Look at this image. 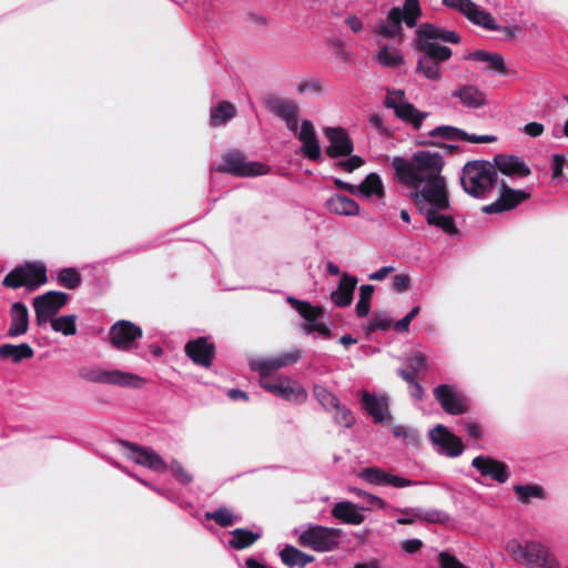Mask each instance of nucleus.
<instances>
[{
	"mask_svg": "<svg viewBox=\"0 0 568 568\" xmlns=\"http://www.w3.org/2000/svg\"><path fill=\"white\" fill-rule=\"evenodd\" d=\"M313 393L315 398L324 408L329 409L338 406L339 402L337 397L326 387L316 385L313 389Z\"/></svg>",
	"mask_w": 568,
	"mask_h": 568,
	"instance_id": "8fccbe9b",
	"label": "nucleus"
},
{
	"mask_svg": "<svg viewBox=\"0 0 568 568\" xmlns=\"http://www.w3.org/2000/svg\"><path fill=\"white\" fill-rule=\"evenodd\" d=\"M205 519L214 520L221 527H230L234 525L237 517L226 507H219L214 511L205 513Z\"/></svg>",
	"mask_w": 568,
	"mask_h": 568,
	"instance_id": "49530a36",
	"label": "nucleus"
},
{
	"mask_svg": "<svg viewBox=\"0 0 568 568\" xmlns=\"http://www.w3.org/2000/svg\"><path fill=\"white\" fill-rule=\"evenodd\" d=\"M429 439L448 457L460 456L465 448L463 440L443 424H438L429 430Z\"/></svg>",
	"mask_w": 568,
	"mask_h": 568,
	"instance_id": "dca6fc26",
	"label": "nucleus"
},
{
	"mask_svg": "<svg viewBox=\"0 0 568 568\" xmlns=\"http://www.w3.org/2000/svg\"><path fill=\"white\" fill-rule=\"evenodd\" d=\"M390 326L392 320L387 318L381 313H375L366 327V333L371 334L377 329L387 331L390 328Z\"/></svg>",
	"mask_w": 568,
	"mask_h": 568,
	"instance_id": "603ef678",
	"label": "nucleus"
},
{
	"mask_svg": "<svg viewBox=\"0 0 568 568\" xmlns=\"http://www.w3.org/2000/svg\"><path fill=\"white\" fill-rule=\"evenodd\" d=\"M358 280L354 275L343 273L338 282L337 288L332 292L331 300L337 307L349 306L353 302L354 291Z\"/></svg>",
	"mask_w": 568,
	"mask_h": 568,
	"instance_id": "393cba45",
	"label": "nucleus"
},
{
	"mask_svg": "<svg viewBox=\"0 0 568 568\" xmlns=\"http://www.w3.org/2000/svg\"><path fill=\"white\" fill-rule=\"evenodd\" d=\"M530 194L523 190H514L503 181L500 184V195L494 203L485 205L481 211L486 214L501 213L517 207L520 203L528 200Z\"/></svg>",
	"mask_w": 568,
	"mask_h": 568,
	"instance_id": "2eb2a0df",
	"label": "nucleus"
},
{
	"mask_svg": "<svg viewBox=\"0 0 568 568\" xmlns=\"http://www.w3.org/2000/svg\"><path fill=\"white\" fill-rule=\"evenodd\" d=\"M438 564L439 568H467L455 556L447 551H440L438 554Z\"/></svg>",
	"mask_w": 568,
	"mask_h": 568,
	"instance_id": "13d9d810",
	"label": "nucleus"
},
{
	"mask_svg": "<svg viewBox=\"0 0 568 568\" xmlns=\"http://www.w3.org/2000/svg\"><path fill=\"white\" fill-rule=\"evenodd\" d=\"M471 466L476 468L481 476L489 477L500 484L509 478L508 466L490 456L479 455L471 460Z\"/></svg>",
	"mask_w": 568,
	"mask_h": 568,
	"instance_id": "6ab92c4d",
	"label": "nucleus"
},
{
	"mask_svg": "<svg viewBox=\"0 0 568 568\" xmlns=\"http://www.w3.org/2000/svg\"><path fill=\"white\" fill-rule=\"evenodd\" d=\"M433 393L447 414L462 415L468 412V399L463 394L455 392L452 386L440 384L434 388Z\"/></svg>",
	"mask_w": 568,
	"mask_h": 568,
	"instance_id": "4468645a",
	"label": "nucleus"
},
{
	"mask_svg": "<svg viewBox=\"0 0 568 568\" xmlns=\"http://www.w3.org/2000/svg\"><path fill=\"white\" fill-rule=\"evenodd\" d=\"M392 165L398 180L414 190L413 199L416 204L423 199L435 206L425 213L427 223L439 227L448 235H456L458 229L454 219L437 212L450 206L446 180L442 175L443 156L439 153L418 151L409 162L403 158H394Z\"/></svg>",
	"mask_w": 568,
	"mask_h": 568,
	"instance_id": "f257e3e1",
	"label": "nucleus"
},
{
	"mask_svg": "<svg viewBox=\"0 0 568 568\" xmlns=\"http://www.w3.org/2000/svg\"><path fill=\"white\" fill-rule=\"evenodd\" d=\"M280 556L283 564L288 567H305L306 565L314 561V557L312 555L305 554L293 546H286L283 548L280 552Z\"/></svg>",
	"mask_w": 568,
	"mask_h": 568,
	"instance_id": "58836bf2",
	"label": "nucleus"
},
{
	"mask_svg": "<svg viewBox=\"0 0 568 568\" xmlns=\"http://www.w3.org/2000/svg\"><path fill=\"white\" fill-rule=\"evenodd\" d=\"M69 300V295L60 291H49L33 298L34 323L37 326H44L61 308H63Z\"/></svg>",
	"mask_w": 568,
	"mask_h": 568,
	"instance_id": "0eeeda50",
	"label": "nucleus"
},
{
	"mask_svg": "<svg viewBox=\"0 0 568 568\" xmlns=\"http://www.w3.org/2000/svg\"><path fill=\"white\" fill-rule=\"evenodd\" d=\"M432 138H440L444 140H462L470 143H491L497 140L495 135H475L450 125H439L429 132Z\"/></svg>",
	"mask_w": 568,
	"mask_h": 568,
	"instance_id": "4be33fe9",
	"label": "nucleus"
},
{
	"mask_svg": "<svg viewBox=\"0 0 568 568\" xmlns=\"http://www.w3.org/2000/svg\"><path fill=\"white\" fill-rule=\"evenodd\" d=\"M414 49L419 54H425L429 59L438 62L439 64L442 62H445L449 60L453 55V51L450 48L446 45L438 44L436 42L432 41H422L420 39H414Z\"/></svg>",
	"mask_w": 568,
	"mask_h": 568,
	"instance_id": "cd10ccee",
	"label": "nucleus"
},
{
	"mask_svg": "<svg viewBox=\"0 0 568 568\" xmlns=\"http://www.w3.org/2000/svg\"><path fill=\"white\" fill-rule=\"evenodd\" d=\"M335 165H336V168H338L345 172L352 173L353 171H355L364 165V160L359 155L351 154V155H348L347 160L338 161Z\"/></svg>",
	"mask_w": 568,
	"mask_h": 568,
	"instance_id": "5fc2aeb1",
	"label": "nucleus"
},
{
	"mask_svg": "<svg viewBox=\"0 0 568 568\" xmlns=\"http://www.w3.org/2000/svg\"><path fill=\"white\" fill-rule=\"evenodd\" d=\"M507 551L513 556L517 562L525 561L526 557V544L521 545L518 540L513 539L508 541L506 546Z\"/></svg>",
	"mask_w": 568,
	"mask_h": 568,
	"instance_id": "4d7b16f0",
	"label": "nucleus"
},
{
	"mask_svg": "<svg viewBox=\"0 0 568 568\" xmlns=\"http://www.w3.org/2000/svg\"><path fill=\"white\" fill-rule=\"evenodd\" d=\"M325 207L338 215L356 216L359 213V205L353 199L343 194L332 195L326 201Z\"/></svg>",
	"mask_w": 568,
	"mask_h": 568,
	"instance_id": "c756f323",
	"label": "nucleus"
},
{
	"mask_svg": "<svg viewBox=\"0 0 568 568\" xmlns=\"http://www.w3.org/2000/svg\"><path fill=\"white\" fill-rule=\"evenodd\" d=\"M233 538L229 541L230 547L242 550L248 548L260 539V534L244 528H236L231 531Z\"/></svg>",
	"mask_w": 568,
	"mask_h": 568,
	"instance_id": "a19ab883",
	"label": "nucleus"
},
{
	"mask_svg": "<svg viewBox=\"0 0 568 568\" xmlns=\"http://www.w3.org/2000/svg\"><path fill=\"white\" fill-rule=\"evenodd\" d=\"M405 93L403 90L387 91L384 105L393 109L395 115L404 122L410 123L414 129H419L423 121L428 116L427 112L419 111L408 101H404Z\"/></svg>",
	"mask_w": 568,
	"mask_h": 568,
	"instance_id": "6e6552de",
	"label": "nucleus"
},
{
	"mask_svg": "<svg viewBox=\"0 0 568 568\" xmlns=\"http://www.w3.org/2000/svg\"><path fill=\"white\" fill-rule=\"evenodd\" d=\"M324 133L329 141L325 153L331 159L348 156L354 151V143L348 132L342 126H327Z\"/></svg>",
	"mask_w": 568,
	"mask_h": 568,
	"instance_id": "ddd939ff",
	"label": "nucleus"
},
{
	"mask_svg": "<svg viewBox=\"0 0 568 568\" xmlns=\"http://www.w3.org/2000/svg\"><path fill=\"white\" fill-rule=\"evenodd\" d=\"M420 17L422 8L419 0H405L403 8H392L387 13L386 20L376 24L375 33L384 38L402 37L403 22L408 28H415Z\"/></svg>",
	"mask_w": 568,
	"mask_h": 568,
	"instance_id": "7ed1b4c3",
	"label": "nucleus"
},
{
	"mask_svg": "<svg viewBox=\"0 0 568 568\" xmlns=\"http://www.w3.org/2000/svg\"><path fill=\"white\" fill-rule=\"evenodd\" d=\"M10 326L8 329L9 337H18L24 335L29 328V312L28 307L22 302H14L11 305L10 312Z\"/></svg>",
	"mask_w": 568,
	"mask_h": 568,
	"instance_id": "bb28decb",
	"label": "nucleus"
},
{
	"mask_svg": "<svg viewBox=\"0 0 568 568\" xmlns=\"http://www.w3.org/2000/svg\"><path fill=\"white\" fill-rule=\"evenodd\" d=\"M287 302L292 307L296 310V312L308 322V324H313L320 317L323 316L324 310L321 306H313L311 303L306 301H300L295 297L288 296Z\"/></svg>",
	"mask_w": 568,
	"mask_h": 568,
	"instance_id": "4c0bfd02",
	"label": "nucleus"
},
{
	"mask_svg": "<svg viewBox=\"0 0 568 568\" xmlns=\"http://www.w3.org/2000/svg\"><path fill=\"white\" fill-rule=\"evenodd\" d=\"M119 445L128 450V458L138 465L155 473H165L169 468L166 462L150 447L124 439H120Z\"/></svg>",
	"mask_w": 568,
	"mask_h": 568,
	"instance_id": "9d476101",
	"label": "nucleus"
},
{
	"mask_svg": "<svg viewBox=\"0 0 568 568\" xmlns=\"http://www.w3.org/2000/svg\"><path fill=\"white\" fill-rule=\"evenodd\" d=\"M33 356H34V351L27 343H22L19 345L3 344L0 346V358L1 359L10 358L13 363H20L21 361L30 359Z\"/></svg>",
	"mask_w": 568,
	"mask_h": 568,
	"instance_id": "f704fd0d",
	"label": "nucleus"
},
{
	"mask_svg": "<svg viewBox=\"0 0 568 568\" xmlns=\"http://www.w3.org/2000/svg\"><path fill=\"white\" fill-rule=\"evenodd\" d=\"M303 329L306 334H311L313 332H318L321 335L325 337H331L332 332L331 329L323 323H313V324H305L303 326Z\"/></svg>",
	"mask_w": 568,
	"mask_h": 568,
	"instance_id": "0e129e2a",
	"label": "nucleus"
},
{
	"mask_svg": "<svg viewBox=\"0 0 568 568\" xmlns=\"http://www.w3.org/2000/svg\"><path fill=\"white\" fill-rule=\"evenodd\" d=\"M186 356L199 366L210 368L215 358L216 347L207 337L200 336L184 345Z\"/></svg>",
	"mask_w": 568,
	"mask_h": 568,
	"instance_id": "f3484780",
	"label": "nucleus"
},
{
	"mask_svg": "<svg viewBox=\"0 0 568 568\" xmlns=\"http://www.w3.org/2000/svg\"><path fill=\"white\" fill-rule=\"evenodd\" d=\"M170 470L174 478L181 484L186 485L193 480L192 475L189 474L187 470L182 466V464L176 460L171 463Z\"/></svg>",
	"mask_w": 568,
	"mask_h": 568,
	"instance_id": "6e6d98bb",
	"label": "nucleus"
},
{
	"mask_svg": "<svg viewBox=\"0 0 568 568\" xmlns=\"http://www.w3.org/2000/svg\"><path fill=\"white\" fill-rule=\"evenodd\" d=\"M333 409H335V419L341 426L351 427L354 424L355 418L352 415L351 410H348L345 407H342L339 404L337 407H334Z\"/></svg>",
	"mask_w": 568,
	"mask_h": 568,
	"instance_id": "bf43d9fd",
	"label": "nucleus"
},
{
	"mask_svg": "<svg viewBox=\"0 0 568 568\" xmlns=\"http://www.w3.org/2000/svg\"><path fill=\"white\" fill-rule=\"evenodd\" d=\"M408 384V390L413 398L423 399L424 397V388L417 381V377H413V382H406Z\"/></svg>",
	"mask_w": 568,
	"mask_h": 568,
	"instance_id": "338daca9",
	"label": "nucleus"
},
{
	"mask_svg": "<svg viewBox=\"0 0 568 568\" xmlns=\"http://www.w3.org/2000/svg\"><path fill=\"white\" fill-rule=\"evenodd\" d=\"M362 402L365 409L373 417L375 423L378 424L385 419V415L387 413V403L385 400H379L368 392H364Z\"/></svg>",
	"mask_w": 568,
	"mask_h": 568,
	"instance_id": "ea45409f",
	"label": "nucleus"
},
{
	"mask_svg": "<svg viewBox=\"0 0 568 568\" xmlns=\"http://www.w3.org/2000/svg\"><path fill=\"white\" fill-rule=\"evenodd\" d=\"M235 105L229 101H221L211 110L210 125L214 128L224 125L226 122L235 118Z\"/></svg>",
	"mask_w": 568,
	"mask_h": 568,
	"instance_id": "e433bc0d",
	"label": "nucleus"
},
{
	"mask_svg": "<svg viewBox=\"0 0 568 568\" xmlns=\"http://www.w3.org/2000/svg\"><path fill=\"white\" fill-rule=\"evenodd\" d=\"M322 90H323V85H322L321 81L316 80V79H308V80L302 81L297 85V92L300 94L305 93V92L320 93V92H322Z\"/></svg>",
	"mask_w": 568,
	"mask_h": 568,
	"instance_id": "052dcab7",
	"label": "nucleus"
},
{
	"mask_svg": "<svg viewBox=\"0 0 568 568\" xmlns=\"http://www.w3.org/2000/svg\"><path fill=\"white\" fill-rule=\"evenodd\" d=\"M216 171L235 176H256L266 173V165L247 162L240 152H230L223 155V164L219 165Z\"/></svg>",
	"mask_w": 568,
	"mask_h": 568,
	"instance_id": "9b49d317",
	"label": "nucleus"
},
{
	"mask_svg": "<svg viewBox=\"0 0 568 568\" xmlns=\"http://www.w3.org/2000/svg\"><path fill=\"white\" fill-rule=\"evenodd\" d=\"M565 162H566V159L561 154H555L552 156L551 169H552V178L554 179H558L562 175Z\"/></svg>",
	"mask_w": 568,
	"mask_h": 568,
	"instance_id": "69168bd1",
	"label": "nucleus"
},
{
	"mask_svg": "<svg viewBox=\"0 0 568 568\" xmlns=\"http://www.w3.org/2000/svg\"><path fill=\"white\" fill-rule=\"evenodd\" d=\"M328 47L334 51L336 57L344 62L352 61V54L347 44L339 38L328 39Z\"/></svg>",
	"mask_w": 568,
	"mask_h": 568,
	"instance_id": "3c124183",
	"label": "nucleus"
},
{
	"mask_svg": "<svg viewBox=\"0 0 568 568\" xmlns=\"http://www.w3.org/2000/svg\"><path fill=\"white\" fill-rule=\"evenodd\" d=\"M467 12L466 18L474 24L480 26L490 31H498L500 29L493 16L487 11L479 10L475 2Z\"/></svg>",
	"mask_w": 568,
	"mask_h": 568,
	"instance_id": "79ce46f5",
	"label": "nucleus"
},
{
	"mask_svg": "<svg viewBox=\"0 0 568 568\" xmlns=\"http://www.w3.org/2000/svg\"><path fill=\"white\" fill-rule=\"evenodd\" d=\"M143 337V331L131 321L120 320L109 331L111 345L122 352H130L135 347L136 341Z\"/></svg>",
	"mask_w": 568,
	"mask_h": 568,
	"instance_id": "1a4fd4ad",
	"label": "nucleus"
},
{
	"mask_svg": "<svg viewBox=\"0 0 568 568\" xmlns=\"http://www.w3.org/2000/svg\"><path fill=\"white\" fill-rule=\"evenodd\" d=\"M422 41L440 40L448 43H459L460 37L457 32L445 30L433 23H422L415 31V38Z\"/></svg>",
	"mask_w": 568,
	"mask_h": 568,
	"instance_id": "a878e982",
	"label": "nucleus"
},
{
	"mask_svg": "<svg viewBox=\"0 0 568 568\" xmlns=\"http://www.w3.org/2000/svg\"><path fill=\"white\" fill-rule=\"evenodd\" d=\"M416 73L424 75L425 78L438 81L442 78L440 64L425 54H420L417 60Z\"/></svg>",
	"mask_w": 568,
	"mask_h": 568,
	"instance_id": "37998d69",
	"label": "nucleus"
},
{
	"mask_svg": "<svg viewBox=\"0 0 568 568\" xmlns=\"http://www.w3.org/2000/svg\"><path fill=\"white\" fill-rule=\"evenodd\" d=\"M301 357V351L295 348L272 358L261 359L252 368L258 371L261 377H268L273 372L297 363Z\"/></svg>",
	"mask_w": 568,
	"mask_h": 568,
	"instance_id": "412c9836",
	"label": "nucleus"
},
{
	"mask_svg": "<svg viewBox=\"0 0 568 568\" xmlns=\"http://www.w3.org/2000/svg\"><path fill=\"white\" fill-rule=\"evenodd\" d=\"M410 277L407 274H397L393 278V287L395 291L402 293L409 288Z\"/></svg>",
	"mask_w": 568,
	"mask_h": 568,
	"instance_id": "e2e57ef3",
	"label": "nucleus"
},
{
	"mask_svg": "<svg viewBox=\"0 0 568 568\" xmlns=\"http://www.w3.org/2000/svg\"><path fill=\"white\" fill-rule=\"evenodd\" d=\"M377 60L382 65L389 68L398 67L404 62V58L398 51L390 50L386 45L378 51Z\"/></svg>",
	"mask_w": 568,
	"mask_h": 568,
	"instance_id": "09e8293b",
	"label": "nucleus"
},
{
	"mask_svg": "<svg viewBox=\"0 0 568 568\" xmlns=\"http://www.w3.org/2000/svg\"><path fill=\"white\" fill-rule=\"evenodd\" d=\"M496 181V166L488 161H469L463 168L460 184L464 191L473 197H483L490 192Z\"/></svg>",
	"mask_w": 568,
	"mask_h": 568,
	"instance_id": "f03ea898",
	"label": "nucleus"
},
{
	"mask_svg": "<svg viewBox=\"0 0 568 568\" xmlns=\"http://www.w3.org/2000/svg\"><path fill=\"white\" fill-rule=\"evenodd\" d=\"M264 103L270 112L274 115L286 120L292 115L298 114V105L290 99L280 98L275 94H268L264 99Z\"/></svg>",
	"mask_w": 568,
	"mask_h": 568,
	"instance_id": "c85d7f7f",
	"label": "nucleus"
},
{
	"mask_svg": "<svg viewBox=\"0 0 568 568\" xmlns=\"http://www.w3.org/2000/svg\"><path fill=\"white\" fill-rule=\"evenodd\" d=\"M406 362L407 368L397 369V375L405 382H413V377L427 368V357L419 352L410 354Z\"/></svg>",
	"mask_w": 568,
	"mask_h": 568,
	"instance_id": "473e14b6",
	"label": "nucleus"
},
{
	"mask_svg": "<svg viewBox=\"0 0 568 568\" xmlns=\"http://www.w3.org/2000/svg\"><path fill=\"white\" fill-rule=\"evenodd\" d=\"M49 323L54 332L62 333L65 336L77 334V315L74 314L52 318Z\"/></svg>",
	"mask_w": 568,
	"mask_h": 568,
	"instance_id": "c03bdc74",
	"label": "nucleus"
},
{
	"mask_svg": "<svg viewBox=\"0 0 568 568\" xmlns=\"http://www.w3.org/2000/svg\"><path fill=\"white\" fill-rule=\"evenodd\" d=\"M298 140L302 142V152L307 159L312 161H318L321 159L322 152L320 142L314 125L310 120L302 121Z\"/></svg>",
	"mask_w": 568,
	"mask_h": 568,
	"instance_id": "5701e85b",
	"label": "nucleus"
},
{
	"mask_svg": "<svg viewBox=\"0 0 568 568\" xmlns=\"http://www.w3.org/2000/svg\"><path fill=\"white\" fill-rule=\"evenodd\" d=\"M81 275L74 267H65L59 272L58 282L68 290H75L81 284Z\"/></svg>",
	"mask_w": 568,
	"mask_h": 568,
	"instance_id": "de8ad7c7",
	"label": "nucleus"
},
{
	"mask_svg": "<svg viewBox=\"0 0 568 568\" xmlns=\"http://www.w3.org/2000/svg\"><path fill=\"white\" fill-rule=\"evenodd\" d=\"M545 131V128L539 122H529L524 126V132L531 136V138H538Z\"/></svg>",
	"mask_w": 568,
	"mask_h": 568,
	"instance_id": "774afa93",
	"label": "nucleus"
},
{
	"mask_svg": "<svg viewBox=\"0 0 568 568\" xmlns=\"http://www.w3.org/2000/svg\"><path fill=\"white\" fill-rule=\"evenodd\" d=\"M332 516L345 524L361 525L365 517L358 511V507L351 501H339L334 505Z\"/></svg>",
	"mask_w": 568,
	"mask_h": 568,
	"instance_id": "7c9ffc66",
	"label": "nucleus"
},
{
	"mask_svg": "<svg viewBox=\"0 0 568 568\" xmlns=\"http://www.w3.org/2000/svg\"><path fill=\"white\" fill-rule=\"evenodd\" d=\"M47 283L45 265L37 262H26L10 271L1 284L7 288L18 290L26 287L28 291L33 292Z\"/></svg>",
	"mask_w": 568,
	"mask_h": 568,
	"instance_id": "20e7f679",
	"label": "nucleus"
},
{
	"mask_svg": "<svg viewBox=\"0 0 568 568\" xmlns=\"http://www.w3.org/2000/svg\"><path fill=\"white\" fill-rule=\"evenodd\" d=\"M525 562L531 568H560L556 556L541 542L526 541Z\"/></svg>",
	"mask_w": 568,
	"mask_h": 568,
	"instance_id": "a211bd4d",
	"label": "nucleus"
},
{
	"mask_svg": "<svg viewBox=\"0 0 568 568\" xmlns=\"http://www.w3.org/2000/svg\"><path fill=\"white\" fill-rule=\"evenodd\" d=\"M415 518L418 520H425L427 523L432 524H443L448 520L447 514L440 511V510H428L425 513H416Z\"/></svg>",
	"mask_w": 568,
	"mask_h": 568,
	"instance_id": "864d4df0",
	"label": "nucleus"
},
{
	"mask_svg": "<svg viewBox=\"0 0 568 568\" xmlns=\"http://www.w3.org/2000/svg\"><path fill=\"white\" fill-rule=\"evenodd\" d=\"M342 534L343 531L339 528H328L320 525L311 526L301 534L298 542L301 546L314 551H332L338 548Z\"/></svg>",
	"mask_w": 568,
	"mask_h": 568,
	"instance_id": "39448f33",
	"label": "nucleus"
},
{
	"mask_svg": "<svg viewBox=\"0 0 568 568\" xmlns=\"http://www.w3.org/2000/svg\"><path fill=\"white\" fill-rule=\"evenodd\" d=\"M443 3L452 9H455L463 13L465 17L467 16V11L473 7L471 0H443Z\"/></svg>",
	"mask_w": 568,
	"mask_h": 568,
	"instance_id": "680f3d73",
	"label": "nucleus"
},
{
	"mask_svg": "<svg viewBox=\"0 0 568 568\" xmlns=\"http://www.w3.org/2000/svg\"><path fill=\"white\" fill-rule=\"evenodd\" d=\"M514 491L523 504H529L531 498L544 499L546 494L538 485H516Z\"/></svg>",
	"mask_w": 568,
	"mask_h": 568,
	"instance_id": "a18cd8bd",
	"label": "nucleus"
},
{
	"mask_svg": "<svg viewBox=\"0 0 568 568\" xmlns=\"http://www.w3.org/2000/svg\"><path fill=\"white\" fill-rule=\"evenodd\" d=\"M260 384L267 392L286 400L303 403L307 398V392L288 377H278L275 381H270L267 377H261Z\"/></svg>",
	"mask_w": 568,
	"mask_h": 568,
	"instance_id": "f8f14e48",
	"label": "nucleus"
},
{
	"mask_svg": "<svg viewBox=\"0 0 568 568\" xmlns=\"http://www.w3.org/2000/svg\"><path fill=\"white\" fill-rule=\"evenodd\" d=\"M468 60L487 63L488 70L506 74L507 68L504 58L499 53H493L485 50H476L467 55Z\"/></svg>",
	"mask_w": 568,
	"mask_h": 568,
	"instance_id": "72a5a7b5",
	"label": "nucleus"
},
{
	"mask_svg": "<svg viewBox=\"0 0 568 568\" xmlns=\"http://www.w3.org/2000/svg\"><path fill=\"white\" fill-rule=\"evenodd\" d=\"M80 376L92 383L109 384L129 388H142L146 384V381L143 377L120 369L105 371L101 368H84L80 371Z\"/></svg>",
	"mask_w": 568,
	"mask_h": 568,
	"instance_id": "423d86ee",
	"label": "nucleus"
},
{
	"mask_svg": "<svg viewBox=\"0 0 568 568\" xmlns=\"http://www.w3.org/2000/svg\"><path fill=\"white\" fill-rule=\"evenodd\" d=\"M356 194L365 197L376 195L378 199L385 196V190L381 176L377 173H369L363 182L356 186Z\"/></svg>",
	"mask_w": 568,
	"mask_h": 568,
	"instance_id": "c9c22d12",
	"label": "nucleus"
},
{
	"mask_svg": "<svg viewBox=\"0 0 568 568\" xmlns=\"http://www.w3.org/2000/svg\"><path fill=\"white\" fill-rule=\"evenodd\" d=\"M496 171H500L508 176H528L531 174L529 166L518 156L498 154L494 158Z\"/></svg>",
	"mask_w": 568,
	"mask_h": 568,
	"instance_id": "b1692460",
	"label": "nucleus"
},
{
	"mask_svg": "<svg viewBox=\"0 0 568 568\" xmlns=\"http://www.w3.org/2000/svg\"><path fill=\"white\" fill-rule=\"evenodd\" d=\"M359 477L372 485H388L396 488L413 486L415 483L408 478L392 475L379 467H366L359 473Z\"/></svg>",
	"mask_w": 568,
	"mask_h": 568,
	"instance_id": "aec40b11",
	"label": "nucleus"
},
{
	"mask_svg": "<svg viewBox=\"0 0 568 568\" xmlns=\"http://www.w3.org/2000/svg\"><path fill=\"white\" fill-rule=\"evenodd\" d=\"M452 95L458 98L468 108L478 109L486 104V94L475 85H463L455 90Z\"/></svg>",
	"mask_w": 568,
	"mask_h": 568,
	"instance_id": "2f4dec72",
	"label": "nucleus"
}]
</instances>
